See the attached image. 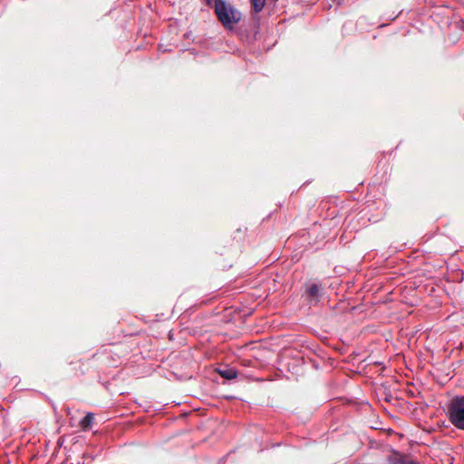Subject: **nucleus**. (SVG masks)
<instances>
[{"label":"nucleus","mask_w":464,"mask_h":464,"mask_svg":"<svg viewBox=\"0 0 464 464\" xmlns=\"http://www.w3.org/2000/svg\"><path fill=\"white\" fill-rule=\"evenodd\" d=\"M322 285L313 283L306 285L304 295L310 302H318L322 294Z\"/></svg>","instance_id":"7ed1b4c3"},{"label":"nucleus","mask_w":464,"mask_h":464,"mask_svg":"<svg viewBox=\"0 0 464 464\" xmlns=\"http://www.w3.org/2000/svg\"><path fill=\"white\" fill-rule=\"evenodd\" d=\"M213 9L218 20L226 28L231 30L241 20V13L225 0H214Z\"/></svg>","instance_id":"f257e3e1"},{"label":"nucleus","mask_w":464,"mask_h":464,"mask_svg":"<svg viewBox=\"0 0 464 464\" xmlns=\"http://www.w3.org/2000/svg\"><path fill=\"white\" fill-rule=\"evenodd\" d=\"M253 9L256 13H259L263 10L266 0H250Z\"/></svg>","instance_id":"0eeeda50"},{"label":"nucleus","mask_w":464,"mask_h":464,"mask_svg":"<svg viewBox=\"0 0 464 464\" xmlns=\"http://www.w3.org/2000/svg\"><path fill=\"white\" fill-rule=\"evenodd\" d=\"M218 374L227 380H233L237 377V371L234 368H225L218 370Z\"/></svg>","instance_id":"423d86ee"},{"label":"nucleus","mask_w":464,"mask_h":464,"mask_svg":"<svg viewBox=\"0 0 464 464\" xmlns=\"http://www.w3.org/2000/svg\"><path fill=\"white\" fill-rule=\"evenodd\" d=\"M94 422L93 413L88 412L84 418L80 421V425L82 430H91Z\"/></svg>","instance_id":"39448f33"},{"label":"nucleus","mask_w":464,"mask_h":464,"mask_svg":"<svg viewBox=\"0 0 464 464\" xmlns=\"http://www.w3.org/2000/svg\"><path fill=\"white\" fill-rule=\"evenodd\" d=\"M207 5L210 6L213 8V5H214V0H205Z\"/></svg>","instance_id":"6e6552de"},{"label":"nucleus","mask_w":464,"mask_h":464,"mask_svg":"<svg viewBox=\"0 0 464 464\" xmlns=\"http://www.w3.org/2000/svg\"><path fill=\"white\" fill-rule=\"evenodd\" d=\"M447 414L451 424L464 430V395L454 396L447 406Z\"/></svg>","instance_id":"f03ea898"},{"label":"nucleus","mask_w":464,"mask_h":464,"mask_svg":"<svg viewBox=\"0 0 464 464\" xmlns=\"http://www.w3.org/2000/svg\"><path fill=\"white\" fill-rule=\"evenodd\" d=\"M388 462L389 464H420L411 457L396 451L389 456Z\"/></svg>","instance_id":"20e7f679"}]
</instances>
